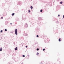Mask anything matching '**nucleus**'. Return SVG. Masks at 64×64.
Masks as SVG:
<instances>
[{
    "label": "nucleus",
    "mask_w": 64,
    "mask_h": 64,
    "mask_svg": "<svg viewBox=\"0 0 64 64\" xmlns=\"http://www.w3.org/2000/svg\"><path fill=\"white\" fill-rule=\"evenodd\" d=\"M15 33L16 35H18V33H17V29H16L15 30Z\"/></svg>",
    "instance_id": "obj_1"
},
{
    "label": "nucleus",
    "mask_w": 64,
    "mask_h": 64,
    "mask_svg": "<svg viewBox=\"0 0 64 64\" xmlns=\"http://www.w3.org/2000/svg\"><path fill=\"white\" fill-rule=\"evenodd\" d=\"M24 27L25 28H27L28 27V24L27 23H26L24 26Z\"/></svg>",
    "instance_id": "obj_2"
},
{
    "label": "nucleus",
    "mask_w": 64,
    "mask_h": 64,
    "mask_svg": "<svg viewBox=\"0 0 64 64\" xmlns=\"http://www.w3.org/2000/svg\"><path fill=\"white\" fill-rule=\"evenodd\" d=\"M28 35V34L26 33H25L24 34V36H27Z\"/></svg>",
    "instance_id": "obj_3"
},
{
    "label": "nucleus",
    "mask_w": 64,
    "mask_h": 64,
    "mask_svg": "<svg viewBox=\"0 0 64 64\" xmlns=\"http://www.w3.org/2000/svg\"><path fill=\"white\" fill-rule=\"evenodd\" d=\"M17 49H18V47H16L15 48V50H17Z\"/></svg>",
    "instance_id": "obj_4"
},
{
    "label": "nucleus",
    "mask_w": 64,
    "mask_h": 64,
    "mask_svg": "<svg viewBox=\"0 0 64 64\" xmlns=\"http://www.w3.org/2000/svg\"><path fill=\"white\" fill-rule=\"evenodd\" d=\"M61 38H60L58 39V41H59V42H61Z\"/></svg>",
    "instance_id": "obj_5"
},
{
    "label": "nucleus",
    "mask_w": 64,
    "mask_h": 64,
    "mask_svg": "<svg viewBox=\"0 0 64 64\" xmlns=\"http://www.w3.org/2000/svg\"><path fill=\"white\" fill-rule=\"evenodd\" d=\"M2 48H1L0 49V51H2Z\"/></svg>",
    "instance_id": "obj_6"
},
{
    "label": "nucleus",
    "mask_w": 64,
    "mask_h": 64,
    "mask_svg": "<svg viewBox=\"0 0 64 64\" xmlns=\"http://www.w3.org/2000/svg\"><path fill=\"white\" fill-rule=\"evenodd\" d=\"M39 20H42V18H38Z\"/></svg>",
    "instance_id": "obj_7"
},
{
    "label": "nucleus",
    "mask_w": 64,
    "mask_h": 64,
    "mask_svg": "<svg viewBox=\"0 0 64 64\" xmlns=\"http://www.w3.org/2000/svg\"><path fill=\"white\" fill-rule=\"evenodd\" d=\"M15 14V13H12V16H14V15Z\"/></svg>",
    "instance_id": "obj_8"
},
{
    "label": "nucleus",
    "mask_w": 64,
    "mask_h": 64,
    "mask_svg": "<svg viewBox=\"0 0 64 64\" xmlns=\"http://www.w3.org/2000/svg\"><path fill=\"white\" fill-rule=\"evenodd\" d=\"M30 9H33V6H30Z\"/></svg>",
    "instance_id": "obj_9"
},
{
    "label": "nucleus",
    "mask_w": 64,
    "mask_h": 64,
    "mask_svg": "<svg viewBox=\"0 0 64 64\" xmlns=\"http://www.w3.org/2000/svg\"><path fill=\"white\" fill-rule=\"evenodd\" d=\"M37 55H38H38H39V53L38 52H37L36 53Z\"/></svg>",
    "instance_id": "obj_10"
},
{
    "label": "nucleus",
    "mask_w": 64,
    "mask_h": 64,
    "mask_svg": "<svg viewBox=\"0 0 64 64\" xmlns=\"http://www.w3.org/2000/svg\"><path fill=\"white\" fill-rule=\"evenodd\" d=\"M42 11H43V10H41L40 11V12H42Z\"/></svg>",
    "instance_id": "obj_11"
},
{
    "label": "nucleus",
    "mask_w": 64,
    "mask_h": 64,
    "mask_svg": "<svg viewBox=\"0 0 64 64\" xmlns=\"http://www.w3.org/2000/svg\"><path fill=\"white\" fill-rule=\"evenodd\" d=\"M60 3L61 4H62L63 3V2H60Z\"/></svg>",
    "instance_id": "obj_12"
},
{
    "label": "nucleus",
    "mask_w": 64,
    "mask_h": 64,
    "mask_svg": "<svg viewBox=\"0 0 64 64\" xmlns=\"http://www.w3.org/2000/svg\"><path fill=\"white\" fill-rule=\"evenodd\" d=\"M36 37H38V38L39 37V36L38 35H37Z\"/></svg>",
    "instance_id": "obj_13"
},
{
    "label": "nucleus",
    "mask_w": 64,
    "mask_h": 64,
    "mask_svg": "<svg viewBox=\"0 0 64 64\" xmlns=\"http://www.w3.org/2000/svg\"><path fill=\"white\" fill-rule=\"evenodd\" d=\"M30 10H28V13H30Z\"/></svg>",
    "instance_id": "obj_14"
},
{
    "label": "nucleus",
    "mask_w": 64,
    "mask_h": 64,
    "mask_svg": "<svg viewBox=\"0 0 64 64\" xmlns=\"http://www.w3.org/2000/svg\"><path fill=\"white\" fill-rule=\"evenodd\" d=\"M4 31H7V29H5L4 30Z\"/></svg>",
    "instance_id": "obj_15"
},
{
    "label": "nucleus",
    "mask_w": 64,
    "mask_h": 64,
    "mask_svg": "<svg viewBox=\"0 0 64 64\" xmlns=\"http://www.w3.org/2000/svg\"><path fill=\"white\" fill-rule=\"evenodd\" d=\"M39 50V49L38 48H37L36 49V50H37V51H38Z\"/></svg>",
    "instance_id": "obj_16"
},
{
    "label": "nucleus",
    "mask_w": 64,
    "mask_h": 64,
    "mask_svg": "<svg viewBox=\"0 0 64 64\" xmlns=\"http://www.w3.org/2000/svg\"><path fill=\"white\" fill-rule=\"evenodd\" d=\"M13 33V32H10V33Z\"/></svg>",
    "instance_id": "obj_17"
},
{
    "label": "nucleus",
    "mask_w": 64,
    "mask_h": 64,
    "mask_svg": "<svg viewBox=\"0 0 64 64\" xmlns=\"http://www.w3.org/2000/svg\"><path fill=\"white\" fill-rule=\"evenodd\" d=\"M25 56L24 55H22V57H24Z\"/></svg>",
    "instance_id": "obj_18"
},
{
    "label": "nucleus",
    "mask_w": 64,
    "mask_h": 64,
    "mask_svg": "<svg viewBox=\"0 0 64 64\" xmlns=\"http://www.w3.org/2000/svg\"><path fill=\"white\" fill-rule=\"evenodd\" d=\"M45 50V48H44L42 50L43 51H44Z\"/></svg>",
    "instance_id": "obj_19"
},
{
    "label": "nucleus",
    "mask_w": 64,
    "mask_h": 64,
    "mask_svg": "<svg viewBox=\"0 0 64 64\" xmlns=\"http://www.w3.org/2000/svg\"><path fill=\"white\" fill-rule=\"evenodd\" d=\"M2 32H3V30H1L0 31V32H1V33H2Z\"/></svg>",
    "instance_id": "obj_20"
},
{
    "label": "nucleus",
    "mask_w": 64,
    "mask_h": 64,
    "mask_svg": "<svg viewBox=\"0 0 64 64\" xmlns=\"http://www.w3.org/2000/svg\"><path fill=\"white\" fill-rule=\"evenodd\" d=\"M28 47V46H26V48H27Z\"/></svg>",
    "instance_id": "obj_21"
},
{
    "label": "nucleus",
    "mask_w": 64,
    "mask_h": 64,
    "mask_svg": "<svg viewBox=\"0 0 64 64\" xmlns=\"http://www.w3.org/2000/svg\"><path fill=\"white\" fill-rule=\"evenodd\" d=\"M64 18V15H63V18Z\"/></svg>",
    "instance_id": "obj_22"
},
{
    "label": "nucleus",
    "mask_w": 64,
    "mask_h": 64,
    "mask_svg": "<svg viewBox=\"0 0 64 64\" xmlns=\"http://www.w3.org/2000/svg\"><path fill=\"white\" fill-rule=\"evenodd\" d=\"M1 19H3V17H1Z\"/></svg>",
    "instance_id": "obj_23"
},
{
    "label": "nucleus",
    "mask_w": 64,
    "mask_h": 64,
    "mask_svg": "<svg viewBox=\"0 0 64 64\" xmlns=\"http://www.w3.org/2000/svg\"><path fill=\"white\" fill-rule=\"evenodd\" d=\"M28 57H29V56H30L29 55H28Z\"/></svg>",
    "instance_id": "obj_24"
},
{
    "label": "nucleus",
    "mask_w": 64,
    "mask_h": 64,
    "mask_svg": "<svg viewBox=\"0 0 64 64\" xmlns=\"http://www.w3.org/2000/svg\"><path fill=\"white\" fill-rule=\"evenodd\" d=\"M58 17H59V16H60V15L58 14Z\"/></svg>",
    "instance_id": "obj_25"
},
{
    "label": "nucleus",
    "mask_w": 64,
    "mask_h": 64,
    "mask_svg": "<svg viewBox=\"0 0 64 64\" xmlns=\"http://www.w3.org/2000/svg\"><path fill=\"white\" fill-rule=\"evenodd\" d=\"M22 64H23V62H22Z\"/></svg>",
    "instance_id": "obj_26"
},
{
    "label": "nucleus",
    "mask_w": 64,
    "mask_h": 64,
    "mask_svg": "<svg viewBox=\"0 0 64 64\" xmlns=\"http://www.w3.org/2000/svg\"><path fill=\"white\" fill-rule=\"evenodd\" d=\"M10 25H12V23H10Z\"/></svg>",
    "instance_id": "obj_27"
},
{
    "label": "nucleus",
    "mask_w": 64,
    "mask_h": 64,
    "mask_svg": "<svg viewBox=\"0 0 64 64\" xmlns=\"http://www.w3.org/2000/svg\"><path fill=\"white\" fill-rule=\"evenodd\" d=\"M21 44L22 45V44H21Z\"/></svg>",
    "instance_id": "obj_28"
},
{
    "label": "nucleus",
    "mask_w": 64,
    "mask_h": 64,
    "mask_svg": "<svg viewBox=\"0 0 64 64\" xmlns=\"http://www.w3.org/2000/svg\"><path fill=\"white\" fill-rule=\"evenodd\" d=\"M1 35H0V36Z\"/></svg>",
    "instance_id": "obj_29"
}]
</instances>
